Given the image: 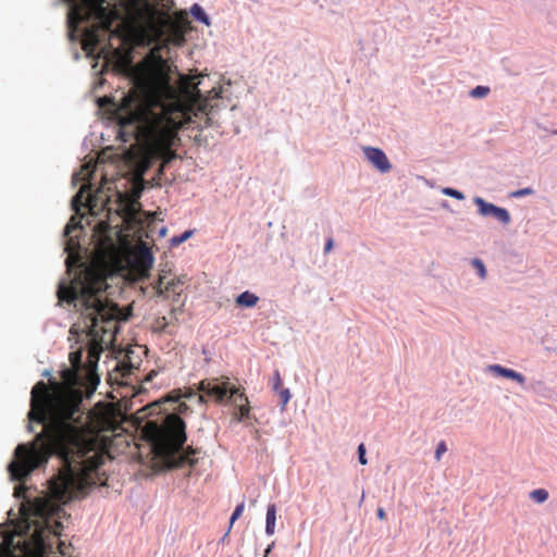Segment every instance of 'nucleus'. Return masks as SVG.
I'll return each instance as SVG.
<instances>
[{"instance_id": "e433bc0d", "label": "nucleus", "mask_w": 557, "mask_h": 557, "mask_svg": "<svg viewBox=\"0 0 557 557\" xmlns=\"http://www.w3.org/2000/svg\"><path fill=\"white\" fill-rule=\"evenodd\" d=\"M187 408H188V407H187V405H186L185 403H180V405H178V408H177V409H178V411L183 412V411H185Z\"/></svg>"}, {"instance_id": "cd10ccee", "label": "nucleus", "mask_w": 557, "mask_h": 557, "mask_svg": "<svg viewBox=\"0 0 557 557\" xmlns=\"http://www.w3.org/2000/svg\"><path fill=\"white\" fill-rule=\"evenodd\" d=\"M245 509V504L244 503H240L236 506L235 510L233 511L232 516H231V519H230V524L232 525L237 519L240 518V516L243 515V511Z\"/></svg>"}, {"instance_id": "5701e85b", "label": "nucleus", "mask_w": 557, "mask_h": 557, "mask_svg": "<svg viewBox=\"0 0 557 557\" xmlns=\"http://www.w3.org/2000/svg\"><path fill=\"white\" fill-rule=\"evenodd\" d=\"M193 234V231H185L183 234H181L180 236H174L171 238V245L173 247H176L178 245H181L182 243H184L185 240H187Z\"/></svg>"}, {"instance_id": "6e6552de", "label": "nucleus", "mask_w": 557, "mask_h": 557, "mask_svg": "<svg viewBox=\"0 0 557 557\" xmlns=\"http://www.w3.org/2000/svg\"><path fill=\"white\" fill-rule=\"evenodd\" d=\"M184 284L182 278L177 277L165 282V276L160 275L159 280L153 285V290L158 297L163 296L165 299L178 301V298L184 292Z\"/></svg>"}, {"instance_id": "79ce46f5", "label": "nucleus", "mask_w": 557, "mask_h": 557, "mask_svg": "<svg viewBox=\"0 0 557 557\" xmlns=\"http://www.w3.org/2000/svg\"><path fill=\"white\" fill-rule=\"evenodd\" d=\"M171 312L175 313L176 312V308H172Z\"/></svg>"}, {"instance_id": "a19ab883", "label": "nucleus", "mask_w": 557, "mask_h": 557, "mask_svg": "<svg viewBox=\"0 0 557 557\" xmlns=\"http://www.w3.org/2000/svg\"><path fill=\"white\" fill-rule=\"evenodd\" d=\"M71 228H72L71 224H67L65 227V233L69 234L71 232Z\"/></svg>"}, {"instance_id": "4be33fe9", "label": "nucleus", "mask_w": 557, "mask_h": 557, "mask_svg": "<svg viewBox=\"0 0 557 557\" xmlns=\"http://www.w3.org/2000/svg\"><path fill=\"white\" fill-rule=\"evenodd\" d=\"M82 355L83 352L81 349L70 352L69 359L72 364V368L76 370L82 369Z\"/></svg>"}, {"instance_id": "393cba45", "label": "nucleus", "mask_w": 557, "mask_h": 557, "mask_svg": "<svg viewBox=\"0 0 557 557\" xmlns=\"http://www.w3.org/2000/svg\"><path fill=\"white\" fill-rule=\"evenodd\" d=\"M490 92V88L486 86H476L470 91L473 98H483Z\"/></svg>"}, {"instance_id": "0eeeda50", "label": "nucleus", "mask_w": 557, "mask_h": 557, "mask_svg": "<svg viewBox=\"0 0 557 557\" xmlns=\"http://www.w3.org/2000/svg\"><path fill=\"white\" fill-rule=\"evenodd\" d=\"M231 383L228 377L205 379L199 382L198 389L201 392L200 400H205V396L216 403H223L227 399Z\"/></svg>"}, {"instance_id": "f257e3e1", "label": "nucleus", "mask_w": 557, "mask_h": 557, "mask_svg": "<svg viewBox=\"0 0 557 557\" xmlns=\"http://www.w3.org/2000/svg\"><path fill=\"white\" fill-rule=\"evenodd\" d=\"M74 368L61 371L63 383H51V388L38 382L32 389L29 421L38 422L42 430L30 445L20 444L8 470L12 480L24 481L36 468L57 455L62 466L49 481L50 498L38 497L21 512L29 540L10 547L0 544V557H45L52 549L51 539L59 540L62 524L51 523L59 516L60 505L83 497L88 488L106 484L100 472L103 455L98 449V435L115 431L120 425L121 411L115 404L99 403L84 412L83 392L74 388L78 383Z\"/></svg>"}, {"instance_id": "f8f14e48", "label": "nucleus", "mask_w": 557, "mask_h": 557, "mask_svg": "<svg viewBox=\"0 0 557 557\" xmlns=\"http://www.w3.org/2000/svg\"><path fill=\"white\" fill-rule=\"evenodd\" d=\"M282 385L280 371L275 370L272 377V389L278 394L281 404L285 407L290 399V393L288 388H284Z\"/></svg>"}, {"instance_id": "7c9ffc66", "label": "nucleus", "mask_w": 557, "mask_h": 557, "mask_svg": "<svg viewBox=\"0 0 557 557\" xmlns=\"http://www.w3.org/2000/svg\"><path fill=\"white\" fill-rule=\"evenodd\" d=\"M358 455H359V456H358V457H359V462H360L361 465H367L368 460H367V458H366V447H364V445H363V444H360V445L358 446Z\"/></svg>"}, {"instance_id": "473e14b6", "label": "nucleus", "mask_w": 557, "mask_h": 557, "mask_svg": "<svg viewBox=\"0 0 557 557\" xmlns=\"http://www.w3.org/2000/svg\"><path fill=\"white\" fill-rule=\"evenodd\" d=\"M182 395L177 391H173L168 397L166 400L169 401H178Z\"/></svg>"}, {"instance_id": "c756f323", "label": "nucleus", "mask_w": 557, "mask_h": 557, "mask_svg": "<svg viewBox=\"0 0 557 557\" xmlns=\"http://www.w3.org/2000/svg\"><path fill=\"white\" fill-rule=\"evenodd\" d=\"M446 451H447V446H446L445 442H444V441L440 442V443L437 444L436 449H435V459H436L437 461H440V460H441V458H442V455H443L444 453H446Z\"/></svg>"}, {"instance_id": "2f4dec72", "label": "nucleus", "mask_w": 557, "mask_h": 557, "mask_svg": "<svg viewBox=\"0 0 557 557\" xmlns=\"http://www.w3.org/2000/svg\"><path fill=\"white\" fill-rule=\"evenodd\" d=\"M25 493H26V487L24 485L15 486V488H14L15 497H17V498L23 497Z\"/></svg>"}, {"instance_id": "72a5a7b5", "label": "nucleus", "mask_w": 557, "mask_h": 557, "mask_svg": "<svg viewBox=\"0 0 557 557\" xmlns=\"http://www.w3.org/2000/svg\"><path fill=\"white\" fill-rule=\"evenodd\" d=\"M156 324L159 330H164L168 325L166 318L165 317L159 318L157 320Z\"/></svg>"}, {"instance_id": "4c0bfd02", "label": "nucleus", "mask_w": 557, "mask_h": 557, "mask_svg": "<svg viewBox=\"0 0 557 557\" xmlns=\"http://www.w3.org/2000/svg\"><path fill=\"white\" fill-rule=\"evenodd\" d=\"M156 374H157V373H156L154 371H151V372L147 375L146 381H150V380H152V379H153V376H154Z\"/></svg>"}, {"instance_id": "1a4fd4ad", "label": "nucleus", "mask_w": 557, "mask_h": 557, "mask_svg": "<svg viewBox=\"0 0 557 557\" xmlns=\"http://www.w3.org/2000/svg\"><path fill=\"white\" fill-rule=\"evenodd\" d=\"M474 203L478 206L479 213L483 216H494L500 223L507 225L510 223V214L505 208L497 207L493 203L486 202L481 197L474 198Z\"/></svg>"}, {"instance_id": "aec40b11", "label": "nucleus", "mask_w": 557, "mask_h": 557, "mask_svg": "<svg viewBox=\"0 0 557 557\" xmlns=\"http://www.w3.org/2000/svg\"><path fill=\"white\" fill-rule=\"evenodd\" d=\"M529 496L535 503L542 504L548 499V492L545 488H537L530 492Z\"/></svg>"}, {"instance_id": "ea45409f", "label": "nucleus", "mask_w": 557, "mask_h": 557, "mask_svg": "<svg viewBox=\"0 0 557 557\" xmlns=\"http://www.w3.org/2000/svg\"><path fill=\"white\" fill-rule=\"evenodd\" d=\"M62 545H63V543H62V542H59L58 548H59V550H60V554H61V555H64V552L61 549V546H62Z\"/></svg>"}, {"instance_id": "bb28decb", "label": "nucleus", "mask_w": 557, "mask_h": 557, "mask_svg": "<svg viewBox=\"0 0 557 557\" xmlns=\"http://www.w3.org/2000/svg\"><path fill=\"white\" fill-rule=\"evenodd\" d=\"M443 194L449 197H453L458 200H462L465 198L463 194L457 189L446 187L443 189Z\"/></svg>"}, {"instance_id": "a211bd4d", "label": "nucleus", "mask_w": 557, "mask_h": 557, "mask_svg": "<svg viewBox=\"0 0 557 557\" xmlns=\"http://www.w3.org/2000/svg\"><path fill=\"white\" fill-rule=\"evenodd\" d=\"M137 261L140 265L141 272L144 273L149 271V269L152 267L153 259L150 251L147 248H145L140 250Z\"/></svg>"}, {"instance_id": "6ab92c4d", "label": "nucleus", "mask_w": 557, "mask_h": 557, "mask_svg": "<svg viewBox=\"0 0 557 557\" xmlns=\"http://www.w3.org/2000/svg\"><path fill=\"white\" fill-rule=\"evenodd\" d=\"M190 13L196 20L205 23L206 25L210 24L208 15L199 4H194L190 9Z\"/></svg>"}, {"instance_id": "c9c22d12", "label": "nucleus", "mask_w": 557, "mask_h": 557, "mask_svg": "<svg viewBox=\"0 0 557 557\" xmlns=\"http://www.w3.org/2000/svg\"><path fill=\"white\" fill-rule=\"evenodd\" d=\"M376 515H377V518L380 520H384L386 518V513H385V510L383 508H379L377 511H376Z\"/></svg>"}, {"instance_id": "423d86ee", "label": "nucleus", "mask_w": 557, "mask_h": 557, "mask_svg": "<svg viewBox=\"0 0 557 557\" xmlns=\"http://www.w3.org/2000/svg\"><path fill=\"white\" fill-rule=\"evenodd\" d=\"M114 208L108 207L109 220L111 221L112 211L121 220V223L116 227L123 228L125 232L133 234L134 236L141 237L145 223L150 220V215L144 212L140 208V203L129 197L127 194L116 193V199Z\"/></svg>"}, {"instance_id": "58836bf2", "label": "nucleus", "mask_w": 557, "mask_h": 557, "mask_svg": "<svg viewBox=\"0 0 557 557\" xmlns=\"http://www.w3.org/2000/svg\"><path fill=\"white\" fill-rule=\"evenodd\" d=\"M271 548H272V546L269 545L268 548L265 549L264 557H268V554H270Z\"/></svg>"}, {"instance_id": "dca6fc26", "label": "nucleus", "mask_w": 557, "mask_h": 557, "mask_svg": "<svg viewBox=\"0 0 557 557\" xmlns=\"http://www.w3.org/2000/svg\"><path fill=\"white\" fill-rule=\"evenodd\" d=\"M275 521H276V506H275V504H270L267 509V519H265L267 534L272 535L274 533Z\"/></svg>"}, {"instance_id": "c85d7f7f", "label": "nucleus", "mask_w": 557, "mask_h": 557, "mask_svg": "<svg viewBox=\"0 0 557 557\" xmlns=\"http://www.w3.org/2000/svg\"><path fill=\"white\" fill-rule=\"evenodd\" d=\"M533 194V189L530 188V187H527V188H522V189H518L516 191H512L510 194L511 197L513 198H521L523 196H528V195H532Z\"/></svg>"}, {"instance_id": "f03ea898", "label": "nucleus", "mask_w": 557, "mask_h": 557, "mask_svg": "<svg viewBox=\"0 0 557 557\" xmlns=\"http://www.w3.org/2000/svg\"><path fill=\"white\" fill-rule=\"evenodd\" d=\"M107 276L99 264L82 265L70 283L61 282L58 287L60 302L79 307L83 331L90 338L89 358L98 359L102 344L115 341L121 310L104 295Z\"/></svg>"}, {"instance_id": "2eb2a0df", "label": "nucleus", "mask_w": 557, "mask_h": 557, "mask_svg": "<svg viewBox=\"0 0 557 557\" xmlns=\"http://www.w3.org/2000/svg\"><path fill=\"white\" fill-rule=\"evenodd\" d=\"M235 301H236V305L239 306V307L251 308V307H255L257 305V302L259 301V297L256 296L255 294L246 290V292L239 294L236 297Z\"/></svg>"}, {"instance_id": "f704fd0d", "label": "nucleus", "mask_w": 557, "mask_h": 557, "mask_svg": "<svg viewBox=\"0 0 557 557\" xmlns=\"http://www.w3.org/2000/svg\"><path fill=\"white\" fill-rule=\"evenodd\" d=\"M332 248H333V239L329 238L325 244L324 251L327 253L332 250Z\"/></svg>"}, {"instance_id": "a878e982", "label": "nucleus", "mask_w": 557, "mask_h": 557, "mask_svg": "<svg viewBox=\"0 0 557 557\" xmlns=\"http://www.w3.org/2000/svg\"><path fill=\"white\" fill-rule=\"evenodd\" d=\"M85 188H86V185H83L81 187L79 191L73 197L72 205L76 211H78L79 206L83 205L82 199H83V194H84Z\"/></svg>"}, {"instance_id": "20e7f679", "label": "nucleus", "mask_w": 557, "mask_h": 557, "mask_svg": "<svg viewBox=\"0 0 557 557\" xmlns=\"http://www.w3.org/2000/svg\"><path fill=\"white\" fill-rule=\"evenodd\" d=\"M70 4L69 24L95 20L83 34V49L89 52L107 37L124 39L128 32L154 27L153 11L147 0H117L112 7L108 0H66Z\"/></svg>"}, {"instance_id": "f3484780", "label": "nucleus", "mask_w": 557, "mask_h": 557, "mask_svg": "<svg viewBox=\"0 0 557 557\" xmlns=\"http://www.w3.org/2000/svg\"><path fill=\"white\" fill-rule=\"evenodd\" d=\"M111 230L112 226L107 221H101L95 226V233L99 236V238L103 242L111 240Z\"/></svg>"}, {"instance_id": "b1692460", "label": "nucleus", "mask_w": 557, "mask_h": 557, "mask_svg": "<svg viewBox=\"0 0 557 557\" xmlns=\"http://www.w3.org/2000/svg\"><path fill=\"white\" fill-rule=\"evenodd\" d=\"M472 265L473 268L476 270L478 274L480 275L481 278H485L486 277V269H485V265L483 263V261L481 259H473L472 260Z\"/></svg>"}, {"instance_id": "ddd939ff", "label": "nucleus", "mask_w": 557, "mask_h": 557, "mask_svg": "<svg viewBox=\"0 0 557 557\" xmlns=\"http://www.w3.org/2000/svg\"><path fill=\"white\" fill-rule=\"evenodd\" d=\"M488 371L496 374V375H500V376H504V377H507V379H511V380H515L517 381L519 384H524L525 382V377L519 373V372H516L515 370L512 369H507V368H504L499 364H491L488 366Z\"/></svg>"}, {"instance_id": "9b49d317", "label": "nucleus", "mask_w": 557, "mask_h": 557, "mask_svg": "<svg viewBox=\"0 0 557 557\" xmlns=\"http://www.w3.org/2000/svg\"><path fill=\"white\" fill-rule=\"evenodd\" d=\"M197 76H182L180 79V88L183 94H185L190 99H198L201 97L200 90L198 88L199 82H195Z\"/></svg>"}, {"instance_id": "9d476101", "label": "nucleus", "mask_w": 557, "mask_h": 557, "mask_svg": "<svg viewBox=\"0 0 557 557\" xmlns=\"http://www.w3.org/2000/svg\"><path fill=\"white\" fill-rule=\"evenodd\" d=\"M362 150L367 160L380 172L386 173L392 169V164L382 149L375 147H363Z\"/></svg>"}, {"instance_id": "4468645a", "label": "nucleus", "mask_w": 557, "mask_h": 557, "mask_svg": "<svg viewBox=\"0 0 557 557\" xmlns=\"http://www.w3.org/2000/svg\"><path fill=\"white\" fill-rule=\"evenodd\" d=\"M240 403L235 406L234 410V417L237 419V421H243L244 419H247L249 417L250 407H249V400L247 396H239Z\"/></svg>"}, {"instance_id": "7ed1b4c3", "label": "nucleus", "mask_w": 557, "mask_h": 557, "mask_svg": "<svg viewBox=\"0 0 557 557\" xmlns=\"http://www.w3.org/2000/svg\"><path fill=\"white\" fill-rule=\"evenodd\" d=\"M106 102L114 108L122 131L129 128V133L140 144L141 170H148L154 161L160 160L158 173L161 174L164 166L176 157L172 147L177 139V131L185 124L184 112L181 109L170 112L163 108L162 113L152 114L135 92L125 95L119 104L106 97L100 99V106Z\"/></svg>"}, {"instance_id": "412c9836", "label": "nucleus", "mask_w": 557, "mask_h": 557, "mask_svg": "<svg viewBox=\"0 0 557 557\" xmlns=\"http://www.w3.org/2000/svg\"><path fill=\"white\" fill-rule=\"evenodd\" d=\"M239 396H246V395H245V393L243 391H240L235 385H231V388H230L228 396H227L226 400H231L233 403L234 407H235V406H237V404L240 403V397Z\"/></svg>"}, {"instance_id": "39448f33", "label": "nucleus", "mask_w": 557, "mask_h": 557, "mask_svg": "<svg viewBox=\"0 0 557 557\" xmlns=\"http://www.w3.org/2000/svg\"><path fill=\"white\" fill-rule=\"evenodd\" d=\"M141 433L165 468L178 469L185 466L194 468L198 463V459L194 457L198 453L197 449L189 446L184 453L182 451L187 436L186 423L180 416L168 414L160 424L156 421H147Z\"/></svg>"}]
</instances>
